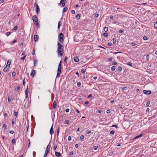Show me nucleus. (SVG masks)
Instances as JSON below:
<instances>
[{
  "label": "nucleus",
  "mask_w": 157,
  "mask_h": 157,
  "mask_svg": "<svg viewBox=\"0 0 157 157\" xmlns=\"http://www.w3.org/2000/svg\"><path fill=\"white\" fill-rule=\"evenodd\" d=\"M119 33H122L123 32V30H120L119 31Z\"/></svg>",
  "instance_id": "59"
},
{
  "label": "nucleus",
  "mask_w": 157,
  "mask_h": 157,
  "mask_svg": "<svg viewBox=\"0 0 157 157\" xmlns=\"http://www.w3.org/2000/svg\"><path fill=\"white\" fill-rule=\"evenodd\" d=\"M10 64H11V60H9L7 62V65H6V67H8L9 68Z\"/></svg>",
  "instance_id": "14"
},
{
  "label": "nucleus",
  "mask_w": 157,
  "mask_h": 157,
  "mask_svg": "<svg viewBox=\"0 0 157 157\" xmlns=\"http://www.w3.org/2000/svg\"><path fill=\"white\" fill-rule=\"evenodd\" d=\"M104 30L105 32H107L108 30V28L107 27H105L104 28Z\"/></svg>",
  "instance_id": "26"
},
{
  "label": "nucleus",
  "mask_w": 157,
  "mask_h": 157,
  "mask_svg": "<svg viewBox=\"0 0 157 157\" xmlns=\"http://www.w3.org/2000/svg\"><path fill=\"white\" fill-rule=\"evenodd\" d=\"M143 92L144 94H150L151 93V91L149 90H144Z\"/></svg>",
  "instance_id": "8"
},
{
  "label": "nucleus",
  "mask_w": 157,
  "mask_h": 157,
  "mask_svg": "<svg viewBox=\"0 0 157 157\" xmlns=\"http://www.w3.org/2000/svg\"><path fill=\"white\" fill-rule=\"evenodd\" d=\"M110 133L111 134L113 135L114 133V131L113 130H112L110 132Z\"/></svg>",
  "instance_id": "34"
},
{
  "label": "nucleus",
  "mask_w": 157,
  "mask_h": 157,
  "mask_svg": "<svg viewBox=\"0 0 157 157\" xmlns=\"http://www.w3.org/2000/svg\"><path fill=\"white\" fill-rule=\"evenodd\" d=\"M9 68L8 67H6L4 68L3 69L4 71L5 72H7L9 70Z\"/></svg>",
  "instance_id": "18"
},
{
  "label": "nucleus",
  "mask_w": 157,
  "mask_h": 157,
  "mask_svg": "<svg viewBox=\"0 0 157 157\" xmlns=\"http://www.w3.org/2000/svg\"><path fill=\"white\" fill-rule=\"evenodd\" d=\"M37 62V61L36 59L34 61V66H36V62Z\"/></svg>",
  "instance_id": "50"
},
{
  "label": "nucleus",
  "mask_w": 157,
  "mask_h": 157,
  "mask_svg": "<svg viewBox=\"0 0 157 157\" xmlns=\"http://www.w3.org/2000/svg\"><path fill=\"white\" fill-rule=\"evenodd\" d=\"M80 15L79 14H78L76 15V18H77V19L78 20L80 18Z\"/></svg>",
  "instance_id": "23"
},
{
  "label": "nucleus",
  "mask_w": 157,
  "mask_h": 157,
  "mask_svg": "<svg viewBox=\"0 0 157 157\" xmlns=\"http://www.w3.org/2000/svg\"><path fill=\"white\" fill-rule=\"evenodd\" d=\"M16 75V73L15 72H13L12 73V76L13 77H14Z\"/></svg>",
  "instance_id": "36"
},
{
  "label": "nucleus",
  "mask_w": 157,
  "mask_h": 157,
  "mask_svg": "<svg viewBox=\"0 0 157 157\" xmlns=\"http://www.w3.org/2000/svg\"><path fill=\"white\" fill-rule=\"evenodd\" d=\"M10 100H11V99H10V98L9 97H8V102H10Z\"/></svg>",
  "instance_id": "57"
},
{
  "label": "nucleus",
  "mask_w": 157,
  "mask_h": 157,
  "mask_svg": "<svg viewBox=\"0 0 157 157\" xmlns=\"http://www.w3.org/2000/svg\"><path fill=\"white\" fill-rule=\"evenodd\" d=\"M66 0H61L59 4L62 5L61 7H63L65 6Z\"/></svg>",
  "instance_id": "9"
},
{
  "label": "nucleus",
  "mask_w": 157,
  "mask_h": 157,
  "mask_svg": "<svg viewBox=\"0 0 157 157\" xmlns=\"http://www.w3.org/2000/svg\"><path fill=\"white\" fill-rule=\"evenodd\" d=\"M61 63H62L61 61H60V62H59V65H58V67H61Z\"/></svg>",
  "instance_id": "46"
},
{
  "label": "nucleus",
  "mask_w": 157,
  "mask_h": 157,
  "mask_svg": "<svg viewBox=\"0 0 157 157\" xmlns=\"http://www.w3.org/2000/svg\"><path fill=\"white\" fill-rule=\"evenodd\" d=\"M122 89L123 90H126L127 89V87H123Z\"/></svg>",
  "instance_id": "39"
},
{
  "label": "nucleus",
  "mask_w": 157,
  "mask_h": 157,
  "mask_svg": "<svg viewBox=\"0 0 157 157\" xmlns=\"http://www.w3.org/2000/svg\"><path fill=\"white\" fill-rule=\"evenodd\" d=\"M11 34V33L10 32H8L6 33V35L7 36H9Z\"/></svg>",
  "instance_id": "47"
},
{
  "label": "nucleus",
  "mask_w": 157,
  "mask_h": 157,
  "mask_svg": "<svg viewBox=\"0 0 157 157\" xmlns=\"http://www.w3.org/2000/svg\"><path fill=\"white\" fill-rule=\"evenodd\" d=\"M74 60L75 62H77L79 60V59L78 57H75L74 58Z\"/></svg>",
  "instance_id": "17"
},
{
  "label": "nucleus",
  "mask_w": 157,
  "mask_h": 157,
  "mask_svg": "<svg viewBox=\"0 0 157 157\" xmlns=\"http://www.w3.org/2000/svg\"><path fill=\"white\" fill-rule=\"evenodd\" d=\"M103 35L105 37H107L108 35V33H105L103 34Z\"/></svg>",
  "instance_id": "31"
},
{
  "label": "nucleus",
  "mask_w": 157,
  "mask_h": 157,
  "mask_svg": "<svg viewBox=\"0 0 157 157\" xmlns=\"http://www.w3.org/2000/svg\"><path fill=\"white\" fill-rule=\"evenodd\" d=\"M9 133L10 134H13L14 133V131L13 130H10V132H9Z\"/></svg>",
  "instance_id": "45"
},
{
  "label": "nucleus",
  "mask_w": 157,
  "mask_h": 157,
  "mask_svg": "<svg viewBox=\"0 0 157 157\" xmlns=\"http://www.w3.org/2000/svg\"><path fill=\"white\" fill-rule=\"evenodd\" d=\"M116 66H113L112 67H111V71H114L116 69Z\"/></svg>",
  "instance_id": "22"
},
{
  "label": "nucleus",
  "mask_w": 157,
  "mask_h": 157,
  "mask_svg": "<svg viewBox=\"0 0 157 157\" xmlns=\"http://www.w3.org/2000/svg\"><path fill=\"white\" fill-rule=\"evenodd\" d=\"M150 104V101H148L147 102L146 105L147 106H148Z\"/></svg>",
  "instance_id": "42"
},
{
  "label": "nucleus",
  "mask_w": 157,
  "mask_h": 157,
  "mask_svg": "<svg viewBox=\"0 0 157 157\" xmlns=\"http://www.w3.org/2000/svg\"><path fill=\"white\" fill-rule=\"evenodd\" d=\"M20 89V86H18L17 87L16 90L17 91H18Z\"/></svg>",
  "instance_id": "54"
},
{
  "label": "nucleus",
  "mask_w": 157,
  "mask_h": 157,
  "mask_svg": "<svg viewBox=\"0 0 157 157\" xmlns=\"http://www.w3.org/2000/svg\"><path fill=\"white\" fill-rule=\"evenodd\" d=\"M18 112H15V111H14L13 115L14 116H15L17 117L18 115Z\"/></svg>",
  "instance_id": "20"
},
{
  "label": "nucleus",
  "mask_w": 157,
  "mask_h": 157,
  "mask_svg": "<svg viewBox=\"0 0 157 157\" xmlns=\"http://www.w3.org/2000/svg\"><path fill=\"white\" fill-rule=\"evenodd\" d=\"M86 71V70H84V69H82L81 70V72L82 73H84L85 71Z\"/></svg>",
  "instance_id": "43"
},
{
  "label": "nucleus",
  "mask_w": 157,
  "mask_h": 157,
  "mask_svg": "<svg viewBox=\"0 0 157 157\" xmlns=\"http://www.w3.org/2000/svg\"><path fill=\"white\" fill-rule=\"evenodd\" d=\"M39 38L38 36L37 35H35L34 36V40L35 42H37Z\"/></svg>",
  "instance_id": "10"
},
{
  "label": "nucleus",
  "mask_w": 157,
  "mask_h": 157,
  "mask_svg": "<svg viewBox=\"0 0 157 157\" xmlns=\"http://www.w3.org/2000/svg\"><path fill=\"white\" fill-rule=\"evenodd\" d=\"M99 15V14L98 13L96 14H95L94 17L95 18H97V17H98V16Z\"/></svg>",
  "instance_id": "28"
},
{
  "label": "nucleus",
  "mask_w": 157,
  "mask_h": 157,
  "mask_svg": "<svg viewBox=\"0 0 157 157\" xmlns=\"http://www.w3.org/2000/svg\"><path fill=\"white\" fill-rule=\"evenodd\" d=\"M25 98H27L28 97V94H29V88L28 86H27V87L26 89V90L25 91Z\"/></svg>",
  "instance_id": "7"
},
{
  "label": "nucleus",
  "mask_w": 157,
  "mask_h": 157,
  "mask_svg": "<svg viewBox=\"0 0 157 157\" xmlns=\"http://www.w3.org/2000/svg\"><path fill=\"white\" fill-rule=\"evenodd\" d=\"M110 113V110H107L106 111V113L108 114H109Z\"/></svg>",
  "instance_id": "49"
},
{
  "label": "nucleus",
  "mask_w": 157,
  "mask_h": 157,
  "mask_svg": "<svg viewBox=\"0 0 157 157\" xmlns=\"http://www.w3.org/2000/svg\"><path fill=\"white\" fill-rule=\"evenodd\" d=\"M89 101H86L85 102V104L86 105H87L89 104Z\"/></svg>",
  "instance_id": "64"
},
{
  "label": "nucleus",
  "mask_w": 157,
  "mask_h": 157,
  "mask_svg": "<svg viewBox=\"0 0 157 157\" xmlns=\"http://www.w3.org/2000/svg\"><path fill=\"white\" fill-rule=\"evenodd\" d=\"M71 136H69L68 137V141H70L71 140Z\"/></svg>",
  "instance_id": "41"
},
{
  "label": "nucleus",
  "mask_w": 157,
  "mask_h": 157,
  "mask_svg": "<svg viewBox=\"0 0 157 157\" xmlns=\"http://www.w3.org/2000/svg\"><path fill=\"white\" fill-rule=\"evenodd\" d=\"M149 55H147L146 59H147V60H148L149 59Z\"/></svg>",
  "instance_id": "55"
},
{
  "label": "nucleus",
  "mask_w": 157,
  "mask_h": 157,
  "mask_svg": "<svg viewBox=\"0 0 157 157\" xmlns=\"http://www.w3.org/2000/svg\"><path fill=\"white\" fill-rule=\"evenodd\" d=\"M94 149V150H95L97 149L98 148V146H95L93 147Z\"/></svg>",
  "instance_id": "37"
},
{
  "label": "nucleus",
  "mask_w": 157,
  "mask_h": 157,
  "mask_svg": "<svg viewBox=\"0 0 157 157\" xmlns=\"http://www.w3.org/2000/svg\"><path fill=\"white\" fill-rule=\"evenodd\" d=\"M75 11L74 10H72L71 11V13L72 14H75Z\"/></svg>",
  "instance_id": "60"
},
{
  "label": "nucleus",
  "mask_w": 157,
  "mask_h": 157,
  "mask_svg": "<svg viewBox=\"0 0 157 157\" xmlns=\"http://www.w3.org/2000/svg\"><path fill=\"white\" fill-rule=\"evenodd\" d=\"M122 68L121 67H119L118 68V71H119L120 72L122 71Z\"/></svg>",
  "instance_id": "38"
},
{
  "label": "nucleus",
  "mask_w": 157,
  "mask_h": 157,
  "mask_svg": "<svg viewBox=\"0 0 157 157\" xmlns=\"http://www.w3.org/2000/svg\"><path fill=\"white\" fill-rule=\"evenodd\" d=\"M17 29V26H15L13 29L15 30H16Z\"/></svg>",
  "instance_id": "48"
},
{
  "label": "nucleus",
  "mask_w": 157,
  "mask_h": 157,
  "mask_svg": "<svg viewBox=\"0 0 157 157\" xmlns=\"http://www.w3.org/2000/svg\"><path fill=\"white\" fill-rule=\"evenodd\" d=\"M69 109H65V112H66V113H68L69 112Z\"/></svg>",
  "instance_id": "51"
},
{
  "label": "nucleus",
  "mask_w": 157,
  "mask_h": 157,
  "mask_svg": "<svg viewBox=\"0 0 157 157\" xmlns=\"http://www.w3.org/2000/svg\"><path fill=\"white\" fill-rule=\"evenodd\" d=\"M57 146L56 145H54V146L53 148L54 150H56V149L57 148Z\"/></svg>",
  "instance_id": "44"
},
{
  "label": "nucleus",
  "mask_w": 157,
  "mask_h": 157,
  "mask_svg": "<svg viewBox=\"0 0 157 157\" xmlns=\"http://www.w3.org/2000/svg\"><path fill=\"white\" fill-rule=\"evenodd\" d=\"M57 106V103L56 101H54L53 102V108L54 109H56Z\"/></svg>",
  "instance_id": "13"
},
{
  "label": "nucleus",
  "mask_w": 157,
  "mask_h": 157,
  "mask_svg": "<svg viewBox=\"0 0 157 157\" xmlns=\"http://www.w3.org/2000/svg\"><path fill=\"white\" fill-rule=\"evenodd\" d=\"M26 57V56H24V57H22L21 58V59L22 60H24V59H25V57Z\"/></svg>",
  "instance_id": "63"
},
{
  "label": "nucleus",
  "mask_w": 157,
  "mask_h": 157,
  "mask_svg": "<svg viewBox=\"0 0 157 157\" xmlns=\"http://www.w3.org/2000/svg\"><path fill=\"white\" fill-rule=\"evenodd\" d=\"M34 6L36 7V13L37 14L38 13L40 12V8L38 5L36 3H35L34 4Z\"/></svg>",
  "instance_id": "5"
},
{
  "label": "nucleus",
  "mask_w": 157,
  "mask_h": 157,
  "mask_svg": "<svg viewBox=\"0 0 157 157\" xmlns=\"http://www.w3.org/2000/svg\"><path fill=\"white\" fill-rule=\"evenodd\" d=\"M3 127L5 130H6L7 129V125L4 124H3Z\"/></svg>",
  "instance_id": "24"
},
{
  "label": "nucleus",
  "mask_w": 157,
  "mask_h": 157,
  "mask_svg": "<svg viewBox=\"0 0 157 157\" xmlns=\"http://www.w3.org/2000/svg\"><path fill=\"white\" fill-rule=\"evenodd\" d=\"M67 10V8L66 7H65L63 9V12H65Z\"/></svg>",
  "instance_id": "25"
},
{
  "label": "nucleus",
  "mask_w": 157,
  "mask_h": 157,
  "mask_svg": "<svg viewBox=\"0 0 157 157\" xmlns=\"http://www.w3.org/2000/svg\"><path fill=\"white\" fill-rule=\"evenodd\" d=\"M81 85V83L80 82H78L77 83V86L78 87H79Z\"/></svg>",
  "instance_id": "30"
},
{
  "label": "nucleus",
  "mask_w": 157,
  "mask_h": 157,
  "mask_svg": "<svg viewBox=\"0 0 157 157\" xmlns=\"http://www.w3.org/2000/svg\"><path fill=\"white\" fill-rule=\"evenodd\" d=\"M154 27H155V28H157V21H155V22H154Z\"/></svg>",
  "instance_id": "21"
},
{
  "label": "nucleus",
  "mask_w": 157,
  "mask_h": 157,
  "mask_svg": "<svg viewBox=\"0 0 157 157\" xmlns=\"http://www.w3.org/2000/svg\"><path fill=\"white\" fill-rule=\"evenodd\" d=\"M112 127H116L117 128V125H113L112 126Z\"/></svg>",
  "instance_id": "58"
},
{
  "label": "nucleus",
  "mask_w": 157,
  "mask_h": 157,
  "mask_svg": "<svg viewBox=\"0 0 157 157\" xmlns=\"http://www.w3.org/2000/svg\"><path fill=\"white\" fill-rule=\"evenodd\" d=\"M15 143V139H13L12 141V144H14Z\"/></svg>",
  "instance_id": "33"
},
{
  "label": "nucleus",
  "mask_w": 157,
  "mask_h": 157,
  "mask_svg": "<svg viewBox=\"0 0 157 157\" xmlns=\"http://www.w3.org/2000/svg\"><path fill=\"white\" fill-rule=\"evenodd\" d=\"M59 128L58 127V128L57 129V130H56L57 132H59Z\"/></svg>",
  "instance_id": "61"
},
{
  "label": "nucleus",
  "mask_w": 157,
  "mask_h": 157,
  "mask_svg": "<svg viewBox=\"0 0 157 157\" xmlns=\"http://www.w3.org/2000/svg\"><path fill=\"white\" fill-rule=\"evenodd\" d=\"M108 45L109 46H111L112 45V43H109L108 44Z\"/></svg>",
  "instance_id": "62"
},
{
  "label": "nucleus",
  "mask_w": 157,
  "mask_h": 157,
  "mask_svg": "<svg viewBox=\"0 0 157 157\" xmlns=\"http://www.w3.org/2000/svg\"><path fill=\"white\" fill-rule=\"evenodd\" d=\"M84 136L81 135L80 137V140H82L84 139Z\"/></svg>",
  "instance_id": "35"
},
{
  "label": "nucleus",
  "mask_w": 157,
  "mask_h": 157,
  "mask_svg": "<svg viewBox=\"0 0 157 157\" xmlns=\"http://www.w3.org/2000/svg\"><path fill=\"white\" fill-rule=\"evenodd\" d=\"M92 97V95L91 94H90L88 95V96L87 97L88 98H91Z\"/></svg>",
  "instance_id": "53"
},
{
  "label": "nucleus",
  "mask_w": 157,
  "mask_h": 157,
  "mask_svg": "<svg viewBox=\"0 0 157 157\" xmlns=\"http://www.w3.org/2000/svg\"><path fill=\"white\" fill-rule=\"evenodd\" d=\"M61 67H58V70H57V74L56 77H59V76L61 72Z\"/></svg>",
  "instance_id": "6"
},
{
  "label": "nucleus",
  "mask_w": 157,
  "mask_h": 157,
  "mask_svg": "<svg viewBox=\"0 0 157 157\" xmlns=\"http://www.w3.org/2000/svg\"><path fill=\"white\" fill-rule=\"evenodd\" d=\"M113 60V58L112 57H110L109 58L108 60L109 62H110L112 61Z\"/></svg>",
  "instance_id": "40"
},
{
  "label": "nucleus",
  "mask_w": 157,
  "mask_h": 157,
  "mask_svg": "<svg viewBox=\"0 0 157 157\" xmlns=\"http://www.w3.org/2000/svg\"><path fill=\"white\" fill-rule=\"evenodd\" d=\"M53 125L52 124V127L50 130V134L52 135L53 134L54 132L53 131Z\"/></svg>",
  "instance_id": "11"
},
{
  "label": "nucleus",
  "mask_w": 157,
  "mask_h": 157,
  "mask_svg": "<svg viewBox=\"0 0 157 157\" xmlns=\"http://www.w3.org/2000/svg\"><path fill=\"white\" fill-rule=\"evenodd\" d=\"M143 39L144 40H147V37L146 36H144L143 37Z\"/></svg>",
  "instance_id": "32"
},
{
  "label": "nucleus",
  "mask_w": 157,
  "mask_h": 157,
  "mask_svg": "<svg viewBox=\"0 0 157 157\" xmlns=\"http://www.w3.org/2000/svg\"><path fill=\"white\" fill-rule=\"evenodd\" d=\"M58 46L57 48V52L58 55L60 56H62L63 53L64 47L60 43H58Z\"/></svg>",
  "instance_id": "1"
},
{
  "label": "nucleus",
  "mask_w": 157,
  "mask_h": 157,
  "mask_svg": "<svg viewBox=\"0 0 157 157\" xmlns=\"http://www.w3.org/2000/svg\"><path fill=\"white\" fill-rule=\"evenodd\" d=\"M36 74V72L35 70H33L31 73V75L33 77Z\"/></svg>",
  "instance_id": "12"
},
{
  "label": "nucleus",
  "mask_w": 157,
  "mask_h": 157,
  "mask_svg": "<svg viewBox=\"0 0 157 157\" xmlns=\"http://www.w3.org/2000/svg\"><path fill=\"white\" fill-rule=\"evenodd\" d=\"M63 35L62 33H60L59 36V40L60 42L62 43L63 41Z\"/></svg>",
  "instance_id": "4"
},
{
  "label": "nucleus",
  "mask_w": 157,
  "mask_h": 157,
  "mask_svg": "<svg viewBox=\"0 0 157 157\" xmlns=\"http://www.w3.org/2000/svg\"><path fill=\"white\" fill-rule=\"evenodd\" d=\"M131 45H132V46H134L136 45V43L134 42L132 43L131 44Z\"/></svg>",
  "instance_id": "52"
},
{
  "label": "nucleus",
  "mask_w": 157,
  "mask_h": 157,
  "mask_svg": "<svg viewBox=\"0 0 157 157\" xmlns=\"http://www.w3.org/2000/svg\"><path fill=\"white\" fill-rule=\"evenodd\" d=\"M116 39H113V44H115L116 43Z\"/></svg>",
  "instance_id": "29"
},
{
  "label": "nucleus",
  "mask_w": 157,
  "mask_h": 157,
  "mask_svg": "<svg viewBox=\"0 0 157 157\" xmlns=\"http://www.w3.org/2000/svg\"><path fill=\"white\" fill-rule=\"evenodd\" d=\"M62 22L61 21H59L58 24V28L59 29L60 26L61 25Z\"/></svg>",
  "instance_id": "19"
},
{
  "label": "nucleus",
  "mask_w": 157,
  "mask_h": 157,
  "mask_svg": "<svg viewBox=\"0 0 157 157\" xmlns=\"http://www.w3.org/2000/svg\"><path fill=\"white\" fill-rule=\"evenodd\" d=\"M32 19L34 23L35 24L36 26L37 27L39 26V24L38 22V18L36 16H34L32 17Z\"/></svg>",
  "instance_id": "2"
},
{
  "label": "nucleus",
  "mask_w": 157,
  "mask_h": 157,
  "mask_svg": "<svg viewBox=\"0 0 157 157\" xmlns=\"http://www.w3.org/2000/svg\"><path fill=\"white\" fill-rule=\"evenodd\" d=\"M69 123V121H68V120H67V121H65V123H66V124H68Z\"/></svg>",
  "instance_id": "56"
},
{
  "label": "nucleus",
  "mask_w": 157,
  "mask_h": 157,
  "mask_svg": "<svg viewBox=\"0 0 157 157\" xmlns=\"http://www.w3.org/2000/svg\"><path fill=\"white\" fill-rule=\"evenodd\" d=\"M127 64L130 67L132 66V63L131 62H128L127 63Z\"/></svg>",
  "instance_id": "27"
},
{
  "label": "nucleus",
  "mask_w": 157,
  "mask_h": 157,
  "mask_svg": "<svg viewBox=\"0 0 157 157\" xmlns=\"http://www.w3.org/2000/svg\"><path fill=\"white\" fill-rule=\"evenodd\" d=\"M143 136V134H140L139 135L137 136H136V137H135L134 138V140H135V139H137L138 138H140Z\"/></svg>",
  "instance_id": "15"
},
{
  "label": "nucleus",
  "mask_w": 157,
  "mask_h": 157,
  "mask_svg": "<svg viewBox=\"0 0 157 157\" xmlns=\"http://www.w3.org/2000/svg\"><path fill=\"white\" fill-rule=\"evenodd\" d=\"M55 155L58 157H59L61 155V153L60 152L56 151L55 152Z\"/></svg>",
  "instance_id": "16"
},
{
  "label": "nucleus",
  "mask_w": 157,
  "mask_h": 157,
  "mask_svg": "<svg viewBox=\"0 0 157 157\" xmlns=\"http://www.w3.org/2000/svg\"><path fill=\"white\" fill-rule=\"evenodd\" d=\"M51 146H50L48 144L46 148V151H45V154H44V157H46L48 153L49 150H50V148Z\"/></svg>",
  "instance_id": "3"
}]
</instances>
